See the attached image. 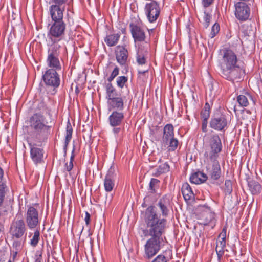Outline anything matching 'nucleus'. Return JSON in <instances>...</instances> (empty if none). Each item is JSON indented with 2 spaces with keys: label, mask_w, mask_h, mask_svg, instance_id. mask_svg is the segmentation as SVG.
<instances>
[{
  "label": "nucleus",
  "mask_w": 262,
  "mask_h": 262,
  "mask_svg": "<svg viewBox=\"0 0 262 262\" xmlns=\"http://www.w3.org/2000/svg\"><path fill=\"white\" fill-rule=\"evenodd\" d=\"M169 205V201L166 198H162L161 199L158 203V206L160 209L162 216L166 217L167 216L169 209L168 208Z\"/></svg>",
  "instance_id": "a878e982"
},
{
  "label": "nucleus",
  "mask_w": 262,
  "mask_h": 262,
  "mask_svg": "<svg viewBox=\"0 0 262 262\" xmlns=\"http://www.w3.org/2000/svg\"><path fill=\"white\" fill-rule=\"evenodd\" d=\"M66 24L63 21H53L49 31V39L52 44H59L64 34Z\"/></svg>",
  "instance_id": "6e6552de"
},
{
  "label": "nucleus",
  "mask_w": 262,
  "mask_h": 262,
  "mask_svg": "<svg viewBox=\"0 0 262 262\" xmlns=\"http://www.w3.org/2000/svg\"><path fill=\"white\" fill-rule=\"evenodd\" d=\"M152 262H168V259L163 255H158Z\"/></svg>",
  "instance_id": "de8ad7c7"
},
{
  "label": "nucleus",
  "mask_w": 262,
  "mask_h": 262,
  "mask_svg": "<svg viewBox=\"0 0 262 262\" xmlns=\"http://www.w3.org/2000/svg\"><path fill=\"white\" fill-rule=\"evenodd\" d=\"M52 4L49 7V13L53 21H63V12L69 1L51 0Z\"/></svg>",
  "instance_id": "423d86ee"
},
{
  "label": "nucleus",
  "mask_w": 262,
  "mask_h": 262,
  "mask_svg": "<svg viewBox=\"0 0 262 262\" xmlns=\"http://www.w3.org/2000/svg\"><path fill=\"white\" fill-rule=\"evenodd\" d=\"M235 17L240 21L248 19L250 14V8L248 4L243 2H238L234 4Z\"/></svg>",
  "instance_id": "9b49d317"
},
{
  "label": "nucleus",
  "mask_w": 262,
  "mask_h": 262,
  "mask_svg": "<svg viewBox=\"0 0 262 262\" xmlns=\"http://www.w3.org/2000/svg\"><path fill=\"white\" fill-rule=\"evenodd\" d=\"M129 28L135 43L142 42L147 39L144 29L139 25L130 23Z\"/></svg>",
  "instance_id": "f3484780"
},
{
  "label": "nucleus",
  "mask_w": 262,
  "mask_h": 262,
  "mask_svg": "<svg viewBox=\"0 0 262 262\" xmlns=\"http://www.w3.org/2000/svg\"><path fill=\"white\" fill-rule=\"evenodd\" d=\"M198 219L200 224L203 225L211 224L212 228L215 226V214L211 211L210 207L206 205L198 206Z\"/></svg>",
  "instance_id": "1a4fd4ad"
},
{
  "label": "nucleus",
  "mask_w": 262,
  "mask_h": 262,
  "mask_svg": "<svg viewBox=\"0 0 262 262\" xmlns=\"http://www.w3.org/2000/svg\"><path fill=\"white\" fill-rule=\"evenodd\" d=\"M120 37V33L109 34L104 38V41L108 47L116 46Z\"/></svg>",
  "instance_id": "bb28decb"
},
{
  "label": "nucleus",
  "mask_w": 262,
  "mask_h": 262,
  "mask_svg": "<svg viewBox=\"0 0 262 262\" xmlns=\"http://www.w3.org/2000/svg\"><path fill=\"white\" fill-rule=\"evenodd\" d=\"M73 128L69 121L67 122L66 133V139L64 145V150L67 151L68 146L72 137Z\"/></svg>",
  "instance_id": "c85d7f7f"
},
{
  "label": "nucleus",
  "mask_w": 262,
  "mask_h": 262,
  "mask_svg": "<svg viewBox=\"0 0 262 262\" xmlns=\"http://www.w3.org/2000/svg\"><path fill=\"white\" fill-rule=\"evenodd\" d=\"M178 140L175 138H172L168 142L167 149L169 151H174L176 150L178 145ZM166 146V145H164Z\"/></svg>",
  "instance_id": "f704fd0d"
},
{
  "label": "nucleus",
  "mask_w": 262,
  "mask_h": 262,
  "mask_svg": "<svg viewBox=\"0 0 262 262\" xmlns=\"http://www.w3.org/2000/svg\"><path fill=\"white\" fill-rule=\"evenodd\" d=\"M106 98L109 111H122L124 109V102L122 98L118 97L116 89L112 83L106 85Z\"/></svg>",
  "instance_id": "39448f33"
},
{
  "label": "nucleus",
  "mask_w": 262,
  "mask_h": 262,
  "mask_svg": "<svg viewBox=\"0 0 262 262\" xmlns=\"http://www.w3.org/2000/svg\"><path fill=\"white\" fill-rule=\"evenodd\" d=\"M119 69L117 67H116L114 70L112 71L111 75L107 78V81L111 83V81L119 74Z\"/></svg>",
  "instance_id": "a18cd8bd"
},
{
  "label": "nucleus",
  "mask_w": 262,
  "mask_h": 262,
  "mask_svg": "<svg viewBox=\"0 0 262 262\" xmlns=\"http://www.w3.org/2000/svg\"><path fill=\"white\" fill-rule=\"evenodd\" d=\"M113 127V132L115 134H119L121 130L120 126H115Z\"/></svg>",
  "instance_id": "4d7b16f0"
},
{
  "label": "nucleus",
  "mask_w": 262,
  "mask_h": 262,
  "mask_svg": "<svg viewBox=\"0 0 262 262\" xmlns=\"http://www.w3.org/2000/svg\"><path fill=\"white\" fill-rule=\"evenodd\" d=\"M30 238V245L33 247H36L40 239V232L39 229H36L34 232L29 233Z\"/></svg>",
  "instance_id": "cd10ccee"
},
{
  "label": "nucleus",
  "mask_w": 262,
  "mask_h": 262,
  "mask_svg": "<svg viewBox=\"0 0 262 262\" xmlns=\"http://www.w3.org/2000/svg\"><path fill=\"white\" fill-rule=\"evenodd\" d=\"M84 221L85 222L86 225H88L89 224L90 221V214L88 212H86V213H85V216L84 218Z\"/></svg>",
  "instance_id": "6e6d98bb"
},
{
  "label": "nucleus",
  "mask_w": 262,
  "mask_h": 262,
  "mask_svg": "<svg viewBox=\"0 0 262 262\" xmlns=\"http://www.w3.org/2000/svg\"><path fill=\"white\" fill-rule=\"evenodd\" d=\"M7 191H8V187H0V207H1L3 204V203L4 201L6 193Z\"/></svg>",
  "instance_id": "37998d69"
},
{
  "label": "nucleus",
  "mask_w": 262,
  "mask_h": 262,
  "mask_svg": "<svg viewBox=\"0 0 262 262\" xmlns=\"http://www.w3.org/2000/svg\"><path fill=\"white\" fill-rule=\"evenodd\" d=\"M160 181L157 179L152 178L149 183V190L151 193H155L159 187Z\"/></svg>",
  "instance_id": "c9c22d12"
},
{
  "label": "nucleus",
  "mask_w": 262,
  "mask_h": 262,
  "mask_svg": "<svg viewBox=\"0 0 262 262\" xmlns=\"http://www.w3.org/2000/svg\"><path fill=\"white\" fill-rule=\"evenodd\" d=\"M12 248L13 250L21 251L23 248V243L19 239H13Z\"/></svg>",
  "instance_id": "4c0bfd02"
},
{
  "label": "nucleus",
  "mask_w": 262,
  "mask_h": 262,
  "mask_svg": "<svg viewBox=\"0 0 262 262\" xmlns=\"http://www.w3.org/2000/svg\"><path fill=\"white\" fill-rule=\"evenodd\" d=\"M0 187H7L6 181L4 179V171L2 168L0 167Z\"/></svg>",
  "instance_id": "49530a36"
},
{
  "label": "nucleus",
  "mask_w": 262,
  "mask_h": 262,
  "mask_svg": "<svg viewBox=\"0 0 262 262\" xmlns=\"http://www.w3.org/2000/svg\"><path fill=\"white\" fill-rule=\"evenodd\" d=\"M117 61L120 66L126 64L128 57L127 50L123 46H118L115 51Z\"/></svg>",
  "instance_id": "6ab92c4d"
},
{
  "label": "nucleus",
  "mask_w": 262,
  "mask_h": 262,
  "mask_svg": "<svg viewBox=\"0 0 262 262\" xmlns=\"http://www.w3.org/2000/svg\"><path fill=\"white\" fill-rule=\"evenodd\" d=\"M214 1V0H202V4L204 8H207L213 3Z\"/></svg>",
  "instance_id": "8fccbe9b"
},
{
  "label": "nucleus",
  "mask_w": 262,
  "mask_h": 262,
  "mask_svg": "<svg viewBox=\"0 0 262 262\" xmlns=\"http://www.w3.org/2000/svg\"><path fill=\"white\" fill-rule=\"evenodd\" d=\"M211 18L210 12L208 11L207 8H204L202 22L205 28H207L210 24V20Z\"/></svg>",
  "instance_id": "473e14b6"
},
{
  "label": "nucleus",
  "mask_w": 262,
  "mask_h": 262,
  "mask_svg": "<svg viewBox=\"0 0 262 262\" xmlns=\"http://www.w3.org/2000/svg\"><path fill=\"white\" fill-rule=\"evenodd\" d=\"M75 149V146H73V148L71 156L70 157V161L69 163H66L65 164V168L68 171H70L73 167V162L74 161V157H75V154H74Z\"/></svg>",
  "instance_id": "58836bf2"
},
{
  "label": "nucleus",
  "mask_w": 262,
  "mask_h": 262,
  "mask_svg": "<svg viewBox=\"0 0 262 262\" xmlns=\"http://www.w3.org/2000/svg\"><path fill=\"white\" fill-rule=\"evenodd\" d=\"M60 47L59 44H51L48 49L47 63L48 66L52 68V70L58 71L61 69V66L59 59Z\"/></svg>",
  "instance_id": "0eeeda50"
},
{
  "label": "nucleus",
  "mask_w": 262,
  "mask_h": 262,
  "mask_svg": "<svg viewBox=\"0 0 262 262\" xmlns=\"http://www.w3.org/2000/svg\"><path fill=\"white\" fill-rule=\"evenodd\" d=\"M237 101L240 106L247 107L249 104V101H252L253 104H255V101L254 100L252 96L249 93H245L244 95H239L237 97Z\"/></svg>",
  "instance_id": "b1692460"
},
{
  "label": "nucleus",
  "mask_w": 262,
  "mask_h": 262,
  "mask_svg": "<svg viewBox=\"0 0 262 262\" xmlns=\"http://www.w3.org/2000/svg\"><path fill=\"white\" fill-rule=\"evenodd\" d=\"M104 186L106 192H111L115 186V179L105 178L104 180Z\"/></svg>",
  "instance_id": "72a5a7b5"
},
{
  "label": "nucleus",
  "mask_w": 262,
  "mask_h": 262,
  "mask_svg": "<svg viewBox=\"0 0 262 262\" xmlns=\"http://www.w3.org/2000/svg\"><path fill=\"white\" fill-rule=\"evenodd\" d=\"M145 11L148 21L151 23L155 22L160 13L159 4L155 1L147 3L145 7Z\"/></svg>",
  "instance_id": "ddd939ff"
},
{
  "label": "nucleus",
  "mask_w": 262,
  "mask_h": 262,
  "mask_svg": "<svg viewBox=\"0 0 262 262\" xmlns=\"http://www.w3.org/2000/svg\"><path fill=\"white\" fill-rule=\"evenodd\" d=\"M210 111L202 110L201 112V117L202 120H208L209 116H210Z\"/></svg>",
  "instance_id": "09e8293b"
},
{
  "label": "nucleus",
  "mask_w": 262,
  "mask_h": 262,
  "mask_svg": "<svg viewBox=\"0 0 262 262\" xmlns=\"http://www.w3.org/2000/svg\"><path fill=\"white\" fill-rule=\"evenodd\" d=\"M210 127L216 130L222 131L227 126V120L225 115L215 114L210 121Z\"/></svg>",
  "instance_id": "2eb2a0df"
},
{
  "label": "nucleus",
  "mask_w": 262,
  "mask_h": 262,
  "mask_svg": "<svg viewBox=\"0 0 262 262\" xmlns=\"http://www.w3.org/2000/svg\"><path fill=\"white\" fill-rule=\"evenodd\" d=\"M182 193L184 199L187 203L192 202L194 199V194L188 183H185L182 187Z\"/></svg>",
  "instance_id": "5701e85b"
},
{
  "label": "nucleus",
  "mask_w": 262,
  "mask_h": 262,
  "mask_svg": "<svg viewBox=\"0 0 262 262\" xmlns=\"http://www.w3.org/2000/svg\"><path fill=\"white\" fill-rule=\"evenodd\" d=\"M18 252L19 251L13 250L11 251V258L10 259H11L12 262H14L15 261Z\"/></svg>",
  "instance_id": "5fc2aeb1"
},
{
  "label": "nucleus",
  "mask_w": 262,
  "mask_h": 262,
  "mask_svg": "<svg viewBox=\"0 0 262 262\" xmlns=\"http://www.w3.org/2000/svg\"><path fill=\"white\" fill-rule=\"evenodd\" d=\"M37 110H38L39 111H43L45 110L46 105L44 103V102L41 101L38 103V106L36 107Z\"/></svg>",
  "instance_id": "864d4df0"
},
{
  "label": "nucleus",
  "mask_w": 262,
  "mask_h": 262,
  "mask_svg": "<svg viewBox=\"0 0 262 262\" xmlns=\"http://www.w3.org/2000/svg\"><path fill=\"white\" fill-rule=\"evenodd\" d=\"M56 71L48 69L42 76V79L46 85L53 87L54 89L58 88L60 83L59 75Z\"/></svg>",
  "instance_id": "4468645a"
},
{
  "label": "nucleus",
  "mask_w": 262,
  "mask_h": 262,
  "mask_svg": "<svg viewBox=\"0 0 262 262\" xmlns=\"http://www.w3.org/2000/svg\"><path fill=\"white\" fill-rule=\"evenodd\" d=\"M30 148V157L36 165L43 162L44 150L43 148L38 147L35 144H29Z\"/></svg>",
  "instance_id": "a211bd4d"
},
{
  "label": "nucleus",
  "mask_w": 262,
  "mask_h": 262,
  "mask_svg": "<svg viewBox=\"0 0 262 262\" xmlns=\"http://www.w3.org/2000/svg\"><path fill=\"white\" fill-rule=\"evenodd\" d=\"M128 78L125 76H119L117 79V85L118 87L122 88L127 82Z\"/></svg>",
  "instance_id": "ea45409f"
},
{
  "label": "nucleus",
  "mask_w": 262,
  "mask_h": 262,
  "mask_svg": "<svg viewBox=\"0 0 262 262\" xmlns=\"http://www.w3.org/2000/svg\"><path fill=\"white\" fill-rule=\"evenodd\" d=\"M220 30V26L217 23H215L212 27L211 31L210 36L211 38H213Z\"/></svg>",
  "instance_id": "79ce46f5"
},
{
  "label": "nucleus",
  "mask_w": 262,
  "mask_h": 262,
  "mask_svg": "<svg viewBox=\"0 0 262 262\" xmlns=\"http://www.w3.org/2000/svg\"><path fill=\"white\" fill-rule=\"evenodd\" d=\"M115 168L113 165H112L109 168L105 178L114 179Z\"/></svg>",
  "instance_id": "c03bdc74"
},
{
  "label": "nucleus",
  "mask_w": 262,
  "mask_h": 262,
  "mask_svg": "<svg viewBox=\"0 0 262 262\" xmlns=\"http://www.w3.org/2000/svg\"><path fill=\"white\" fill-rule=\"evenodd\" d=\"M220 65L222 76L229 81L240 80L245 74V70L236 55L230 49L223 50Z\"/></svg>",
  "instance_id": "f03ea898"
},
{
  "label": "nucleus",
  "mask_w": 262,
  "mask_h": 262,
  "mask_svg": "<svg viewBox=\"0 0 262 262\" xmlns=\"http://www.w3.org/2000/svg\"><path fill=\"white\" fill-rule=\"evenodd\" d=\"M211 161L213 162L212 168L210 169L207 167L208 175L212 180H217L221 176V167L216 160Z\"/></svg>",
  "instance_id": "4be33fe9"
},
{
  "label": "nucleus",
  "mask_w": 262,
  "mask_h": 262,
  "mask_svg": "<svg viewBox=\"0 0 262 262\" xmlns=\"http://www.w3.org/2000/svg\"><path fill=\"white\" fill-rule=\"evenodd\" d=\"M146 71H147V70H146ZM139 73H141V74H144V73H145V71H144V72H140V71H139Z\"/></svg>",
  "instance_id": "bf43d9fd"
},
{
  "label": "nucleus",
  "mask_w": 262,
  "mask_h": 262,
  "mask_svg": "<svg viewBox=\"0 0 262 262\" xmlns=\"http://www.w3.org/2000/svg\"><path fill=\"white\" fill-rule=\"evenodd\" d=\"M27 226L30 229H35L39 226V215L37 209L33 206H28L25 214Z\"/></svg>",
  "instance_id": "9d476101"
},
{
  "label": "nucleus",
  "mask_w": 262,
  "mask_h": 262,
  "mask_svg": "<svg viewBox=\"0 0 262 262\" xmlns=\"http://www.w3.org/2000/svg\"><path fill=\"white\" fill-rule=\"evenodd\" d=\"M222 148L221 140L216 134L210 136L209 141V148L204 152V162H208L209 161H214L219 157V153Z\"/></svg>",
  "instance_id": "20e7f679"
},
{
  "label": "nucleus",
  "mask_w": 262,
  "mask_h": 262,
  "mask_svg": "<svg viewBox=\"0 0 262 262\" xmlns=\"http://www.w3.org/2000/svg\"><path fill=\"white\" fill-rule=\"evenodd\" d=\"M46 123L44 116L39 113L34 114L29 120L32 136L39 142L47 140L50 134L51 126L47 125Z\"/></svg>",
  "instance_id": "7ed1b4c3"
},
{
  "label": "nucleus",
  "mask_w": 262,
  "mask_h": 262,
  "mask_svg": "<svg viewBox=\"0 0 262 262\" xmlns=\"http://www.w3.org/2000/svg\"><path fill=\"white\" fill-rule=\"evenodd\" d=\"M226 227H224L216 240L215 251L219 259H220L224 254L226 247Z\"/></svg>",
  "instance_id": "dca6fc26"
},
{
  "label": "nucleus",
  "mask_w": 262,
  "mask_h": 262,
  "mask_svg": "<svg viewBox=\"0 0 262 262\" xmlns=\"http://www.w3.org/2000/svg\"><path fill=\"white\" fill-rule=\"evenodd\" d=\"M26 229L24 221L23 220H17L12 222L9 232L12 239H20L25 233Z\"/></svg>",
  "instance_id": "f8f14e48"
},
{
  "label": "nucleus",
  "mask_w": 262,
  "mask_h": 262,
  "mask_svg": "<svg viewBox=\"0 0 262 262\" xmlns=\"http://www.w3.org/2000/svg\"><path fill=\"white\" fill-rule=\"evenodd\" d=\"M124 118L122 111H113L108 117V122L112 127L120 126Z\"/></svg>",
  "instance_id": "aec40b11"
},
{
  "label": "nucleus",
  "mask_w": 262,
  "mask_h": 262,
  "mask_svg": "<svg viewBox=\"0 0 262 262\" xmlns=\"http://www.w3.org/2000/svg\"><path fill=\"white\" fill-rule=\"evenodd\" d=\"M224 191L226 194H230L232 191V185L230 180H226L225 182Z\"/></svg>",
  "instance_id": "a19ab883"
},
{
  "label": "nucleus",
  "mask_w": 262,
  "mask_h": 262,
  "mask_svg": "<svg viewBox=\"0 0 262 262\" xmlns=\"http://www.w3.org/2000/svg\"><path fill=\"white\" fill-rule=\"evenodd\" d=\"M207 124H208V121L207 120H202L201 128H202V130L204 133H206L207 131Z\"/></svg>",
  "instance_id": "603ef678"
},
{
  "label": "nucleus",
  "mask_w": 262,
  "mask_h": 262,
  "mask_svg": "<svg viewBox=\"0 0 262 262\" xmlns=\"http://www.w3.org/2000/svg\"><path fill=\"white\" fill-rule=\"evenodd\" d=\"M202 110L209 111H210V105L208 103H206L205 106Z\"/></svg>",
  "instance_id": "13d9d810"
},
{
  "label": "nucleus",
  "mask_w": 262,
  "mask_h": 262,
  "mask_svg": "<svg viewBox=\"0 0 262 262\" xmlns=\"http://www.w3.org/2000/svg\"><path fill=\"white\" fill-rule=\"evenodd\" d=\"M250 190L253 194H257L261 192L262 188L261 185L255 181H250L248 183Z\"/></svg>",
  "instance_id": "7c9ffc66"
},
{
  "label": "nucleus",
  "mask_w": 262,
  "mask_h": 262,
  "mask_svg": "<svg viewBox=\"0 0 262 262\" xmlns=\"http://www.w3.org/2000/svg\"><path fill=\"white\" fill-rule=\"evenodd\" d=\"M142 219L146 227L142 229L145 237H150L144 245L145 258L151 259L160 250L167 228V220L158 216L155 208L149 206L142 213Z\"/></svg>",
  "instance_id": "f257e3e1"
},
{
  "label": "nucleus",
  "mask_w": 262,
  "mask_h": 262,
  "mask_svg": "<svg viewBox=\"0 0 262 262\" xmlns=\"http://www.w3.org/2000/svg\"><path fill=\"white\" fill-rule=\"evenodd\" d=\"M42 250L39 251H36V255H35V262H41V260H42Z\"/></svg>",
  "instance_id": "3c124183"
},
{
  "label": "nucleus",
  "mask_w": 262,
  "mask_h": 262,
  "mask_svg": "<svg viewBox=\"0 0 262 262\" xmlns=\"http://www.w3.org/2000/svg\"><path fill=\"white\" fill-rule=\"evenodd\" d=\"M207 176L205 173L198 171L193 173L190 177V181L192 183L199 184L206 181Z\"/></svg>",
  "instance_id": "393cba45"
},
{
  "label": "nucleus",
  "mask_w": 262,
  "mask_h": 262,
  "mask_svg": "<svg viewBox=\"0 0 262 262\" xmlns=\"http://www.w3.org/2000/svg\"><path fill=\"white\" fill-rule=\"evenodd\" d=\"M136 43L138 46L137 52L147 54L148 49L150 47L149 39L145 40L142 42H138Z\"/></svg>",
  "instance_id": "c756f323"
},
{
  "label": "nucleus",
  "mask_w": 262,
  "mask_h": 262,
  "mask_svg": "<svg viewBox=\"0 0 262 262\" xmlns=\"http://www.w3.org/2000/svg\"><path fill=\"white\" fill-rule=\"evenodd\" d=\"M169 170V166L167 163H164L156 169V171L152 174V176L158 177L162 173H166Z\"/></svg>",
  "instance_id": "2f4dec72"
},
{
  "label": "nucleus",
  "mask_w": 262,
  "mask_h": 262,
  "mask_svg": "<svg viewBox=\"0 0 262 262\" xmlns=\"http://www.w3.org/2000/svg\"><path fill=\"white\" fill-rule=\"evenodd\" d=\"M174 137V127L171 124H166L163 128V134L161 140L163 145H168V142Z\"/></svg>",
  "instance_id": "412c9836"
},
{
  "label": "nucleus",
  "mask_w": 262,
  "mask_h": 262,
  "mask_svg": "<svg viewBox=\"0 0 262 262\" xmlns=\"http://www.w3.org/2000/svg\"><path fill=\"white\" fill-rule=\"evenodd\" d=\"M147 55L146 54L137 52L136 56L137 63L139 65L145 64L146 63Z\"/></svg>",
  "instance_id": "e433bc0d"
}]
</instances>
